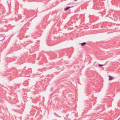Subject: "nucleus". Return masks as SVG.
<instances>
[{
	"instance_id": "f257e3e1",
	"label": "nucleus",
	"mask_w": 120,
	"mask_h": 120,
	"mask_svg": "<svg viewBox=\"0 0 120 120\" xmlns=\"http://www.w3.org/2000/svg\"><path fill=\"white\" fill-rule=\"evenodd\" d=\"M5 39L4 37L2 36H0V41H2L3 40Z\"/></svg>"
},
{
	"instance_id": "f03ea898",
	"label": "nucleus",
	"mask_w": 120,
	"mask_h": 120,
	"mask_svg": "<svg viewBox=\"0 0 120 120\" xmlns=\"http://www.w3.org/2000/svg\"><path fill=\"white\" fill-rule=\"evenodd\" d=\"M109 80H112L114 79V78L113 77L110 76H109Z\"/></svg>"
},
{
	"instance_id": "7ed1b4c3",
	"label": "nucleus",
	"mask_w": 120,
	"mask_h": 120,
	"mask_svg": "<svg viewBox=\"0 0 120 120\" xmlns=\"http://www.w3.org/2000/svg\"><path fill=\"white\" fill-rule=\"evenodd\" d=\"M86 44V42H83L81 44V45L82 46H83Z\"/></svg>"
},
{
	"instance_id": "20e7f679",
	"label": "nucleus",
	"mask_w": 120,
	"mask_h": 120,
	"mask_svg": "<svg viewBox=\"0 0 120 120\" xmlns=\"http://www.w3.org/2000/svg\"><path fill=\"white\" fill-rule=\"evenodd\" d=\"M70 8V7H68L66 8L64 10L65 11H67L68 10L69 8Z\"/></svg>"
},
{
	"instance_id": "39448f33",
	"label": "nucleus",
	"mask_w": 120,
	"mask_h": 120,
	"mask_svg": "<svg viewBox=\"0 0 120 120\" xmlns=\"http://www.w3.org/2000/svg\"><path fill=\"white\" fill-rule=\"evenodd\" d=\"M99 67H102L103 66V65H102V64H99Z\"/></svg>"
},
{
	"instance_id": "423d86ee",
	"label": "nucleus",
	"mask_w": 120,
	"mask_h": 120,
	"mask_svg": "<svg viewBox=\"0 0 120 120\" xmlns=\"http://www.w3.org/2000/svg\"><path fill=\"white\" fill-rule=\"evenodd\" d=\"M75 1H76L77 0H74Z\"/></svg>"
},
{
	"instance_id": "0eeeda50",
	"label": "nucleus",
	"mask_w": 120,
	"mask_h": 120,
	"mask_svg": "<svg viewBox=\"0 0 120 120\" xmlns=\"http://www.w3.org/2000/svg\"><path fill=\"white\" fill-rule=\"evenodd\" d=\"M119 120V119H118V120Z\"/></svg>"
}]
</instances>
